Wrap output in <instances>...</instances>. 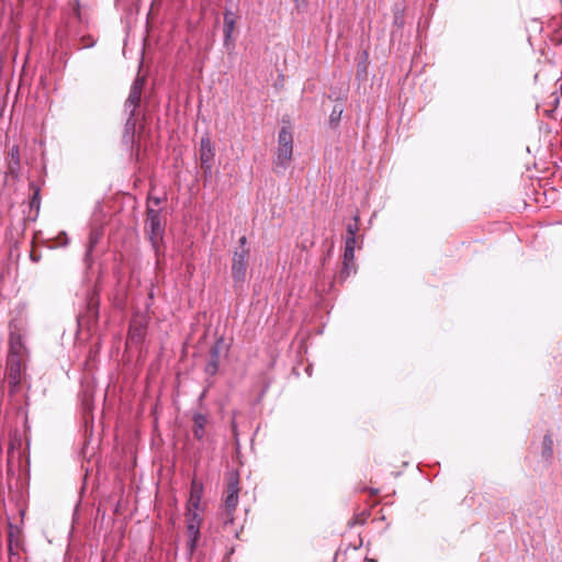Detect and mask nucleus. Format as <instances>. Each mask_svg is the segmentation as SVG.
<instances>
[{"instance_id":"f257e3e1","label":"nucleus","mask_w":562,"mask_h":562,"mask_svg":"<svg viewBox=\"0 0 562 562\" xmlns=\"http://www.w3.org/2000/svg\"><path fill=\"white\" fill-rule=\"evenodd\" d=\"M239 479L238 474L232 472L227 476L225 498L223 503V509L221 513V520L223 530L227 536L238 537V530L234 527V512L238 505V493H239Z\"/></svg>"},{"instance_id":"f03ea898","label":"nucleus","mask_w":562,"mask_h":562,"mask_svg":"<svg viewBox=\"0 0 562 562\" xmlns=\"http://www.w3.org/2000/svg\"><path fill=\"white\" fill-rule=\"evenodd\" d=\"M293 155V135L290 128L283 126L279 131L278 148L273 160V171L283 173L290 166Z\"/></svg>"},{"instance_id":"7ed1b4c3","label":"nucleus","mask_w":562,"mask_h":562,"mask_svg":"<svg viewBox=\"0 0 562 562\" xmlns=\"http://www.w3.org/2000/svg\"><path fill=\"white\" fill-rule=\"evenodd\" d=\"M145 86V77L137 76L132 83L128 97L125 101V110L128 112V119L126 121V128L134 130L135 127V114L139 106L143 88Z\"/></svg>"},{"instance_id":"20e7f679","label":"nucleus","mask_w":562,"mask_h":562,"mask_svg":"<svg viewBox=\"0 0 562 562\" xmlns=\"http://www.w3.org/2000/svg\"><path fill=\"white\" fill-rule=\"evenodd\" d=\"M25 367L23 360L20 358H7V379L10 393H15L20 390L24 378Z\"/></svg>"},{"instance_id":"39448f33","label":"nucleus","mask_w":562,"mask_h":562,"mask_svg":"<svg viewBox=\"0 0 562 562\" xmlns=\"http://www.w3.org/2000/svg\"><path fill=\"white\" fill-rule=\"evenodd\" d=\"M249 250H235L233 255L232 276L236 283L244 282L248 267Z\"/></svg>"},{"instance_id":"423d86ee","label":"nucleus","mask_w":562,"mask_h":562,"mask_svg":"<svg viewBox=\"0 0 562 562\" xmlns=\"http://www.w3.org/2000/svg\"><path fill=\"white\" fill-rule=\"evenodd\" d=\"M146 222L150 229L149 237L151 244L156 247V245L162 239L164 235V225L159 212L155 209L148 207Z\"/></svg>"},{"instance_id":"0eeeda50","label":"nucleus","mask_w":562,"mask_h":562,"mask_svg":"<svg viewBox=\"0 0 562 562\" xmlns=\"http://www.w3.org/2000/svg\"><path fill=\"white\" fill-rule=\"evenodd\" d=\"M225 349L224 338H218L210 350V359L205 366V372L210 375L217 373L220 368L221 352Z\"/></svg>"},{"instance_id":"6e6552de","label":"nucleus","mask_w":562,"mask_h":562,"mask_svg":"<svg viewBox=\"0 0 562 562\" xmlns=\"http://www.w3.org/2000/svg\"><path fill=\"white\" fill-rule=\"evenodd\" d=\"M214 158V149L209 137H202L200 142V160L206 171H211V162Z\"/></svg>"},{"instance_id":"1a4fd4ad","label":"nucleus","mask_w":562,"mask_h":562,"mask_svg":"<svg viewBox=\"0 0 562 562\" xmlns=\"http://www.w3.org/2000/svg\"><path fill=\"white\" fill-rule=\"evenodd\" d=\"M193 420V436L198 440H202L205 435V427L209 423V416L203 413H194Z\"/></svg>"},{"instance_id":"9d476101","label":"nucleus","mask_w":562,"mask_h":562,"mask_svg":"<svg viewBox=\"0 0 562 562\" xmlns=\"http://www.w3.org/2000/svg\"><path fill=\"white\" fill-rule=\"evenodd\" d=\"M24 351L25 347L22 342V338L19 335H11L9 341V353L7 358H12L14 356L15 358L23 360Z\"/></svg>"},{"instance_id":"9b49d317","label":"nucleus","mask_w":562,"mask_h":562,"mask_svg":"<svg viewBox=\"0 0 562 562\" xmlns=\"http://www.w3.org/2000/svg\"><path fill=\"white\" fill-rule=\"evenodd\" d=\"M187 549L189 554H192L196 548L198 541L200 539V527L198 525L188 524L187 525Z\"/></svg>"},{"instance_id":"f8f14e48","label":"nucleus","mask_w":562,"mask_h":562,"mask_svg":"<svg viewBox=\"0 0 562 562\" xmlns=\"http://www.w3.org/2000/svg\"><path fill=\"white\" fill-rule=\"evenodd\" d=\"M8 168L12 175H16L20 169V149L16 145L12 146L9 151Z\"/></svg>"},{"instance_id":"ddd939ff","label":"nucleus","mask_w":562,"mask_h":562,"mask_svg":"<svg viewBox=\"0 0 562 562\" xmlns=\"http://www.w3.org/2000/svg\"><path fill=\"white\" fill-rule=\"evenodd\" d=\"M542 458L550 462L553 457V440L550 435H546L542 440Z\"/></svg>"},{"instance_id":"4468645a","label":"nucleus","mask_w":562,"mask_h":562,"mask_svg":"<svg viewBox=\"0 0 562 562\" xmlns=\"http://www.w3.org/2000/svg\"><path fill=\"white\" fill-rule=\"evenodd\" d=\"M355 272H356L355 258L348 260L347 257L344 256L342 268H341V271H340V278L341 279H346L351 273H355Z\"/></svg>"},{"instance_id":"2eb2a0df","label":"nucleus","mask_w":562,"mask_h":562,"mask_svg":"<svg viewBox=\"0 0 562 562\" xmlns=\"http://www.w3.org/2000/svg\"><path fill=\"white\" fill-rule=\"evenodd\" d=\"M357 244V237L347 236L345 240V251L344 255L348 260L353 259L355 249Z\"/></svg>"},{"instance_id":"dca6fc26","label":"nucleus","mask_w":562,"mask_h":562,"mask_svg":"<svg viewBox=\"0 0 562 562\" xmlns=\"http://www.w3.org/2000/svg\"><path fill=\"white\" fill-rule=\"evenodd\" d=\"M130 337L134 340H140L144 336V326L143 324H137L136 319H134L130 327Z\"/></svg>"},{"instance_id":"f3484780","label":"nucleus","mask_w":562,"mask_h":562,"mask_svg":"<svg viewBox=\"0 0 562 562\" xmlns=\"http://www.w3.org/2000/svg\"><path fill=\"white\" fill-rule=\"evenodd\" d=\"M344 112V109L341 106V104H336L334 105L333 108V111L329 115V124L335 127L338 125L340 119H341V114Z\"/></svg>"},{"instance_id":"a211bd4d","label":"nucleus","mask_w":562,"mask_h":562,"mask_svg":"<svg viewBox=\"0 0 562 562\" xmlns=\"http://www.w3.org/2000/svg\"><path fill=\"white\" fill-rule=\"evenodd\" d=\"M234 25H235V21L232 18V14L225 13V15H224V34H225L226 40H228L232 36Z\"/></svg>"},{"instance_id":"6ab92c4d","label":"nucleus","mask_w":562,"mask_h":562,"mask_svg":"<svg viewBox=\"0 0 562 562\" xmlns=\"http://www.w3.org/2000/svg\"><path fill=\"white\" fill-rule=\"evenodd\" d=\"M187 525L188 524H192V525H198L200 528H201V524H202V517L198 514V512L193 510L191 507H188V512H187Z\"/></svg>"},{"instance_id":"aec40b11","label":"nucleus","mask_w":562,"mask_h":562,"mask_svg":"<svg viewBox=\"0 0 562 562\" xmlns=\"http://www.w3.org/2000/svg\"><path fill=\"white\" fill-rule=\"evenodd\" d=\"M201 501V495L199 492L192 491L190 495V499L188 503V507H191L193 510H198Z\"/></svg>"},{"instance_id":"412c9836","label":"nucleus","mask_w":562,"mask_h":562,"mask_svg":"<svg viewBox=\"0 0 562 562\" xmlns=\"http://www.w3.org/2000/svg\"><path fill=\"white\" fill-rule=\"evenodd\" d=\"M355 222L347 225V236L357 237V233L359 231V216H355Z\"/></svg>"},{"instance_id":"4be33fe9","label":"nucleus","mask_w":562,"mask_h":562,"mask_svg":"<svg viewBox=\"0 0 562 562\" xmlns=\"http://www.w3.org/2000/svg\"><path fill=\"white\" fill-rule=\"evenodd\" d=\"M38 207L40 206V190L36 189L34 192V195L31 200V207Z\"/></svg>"},{"instance_id":"5701e85b","label":"nucleus","mask_w":562,"mask_h":562,"mask_svg":"<svg viewBox=\"0 0 562 562\" xmlns=\"http://www.w3.org/2000/svg\"><path fill=\"white\" fill-rule=\"evenodd\" d=\"M97 240H98V236L94 234H91L90 235V244H89V248L87 250V255H89L92 251Z\"/></svg>"},{"instance_id":"b1692460","label":"nucleus","mask_w":562,"mask_h":562,"mask_svg":"<svg viewBox=\"0 0 562 562\" xmlns=\"http://www.w3.org/2000/svg\"><path fill=\"white\" fill-rule=\"evenodd\" d=\"M295 3L296 9H305L307 5V0H293Z\"/></svg>"},{"instance_id":"393cba45","label":"nucleus","mask_w":562,"mask_h":562,"mask_svg":"<svg viewBox=\"0 0 562 562\" xmlns=\"http://www.w3.org/2000/svg\"><path fill=\"white\" fill-rule=\"evenodd\" d=\"M238 243H239V248H238L237 250H248V249L246 248V244H247V238H246V236H241V237L239 238Z\"/></svg>"},{"instance_id":"a878e982","label":"nucleus","mask_w":562,"mask_h":562,"mask_svg":"<svg viewBox=\"0 0 562 562\" xmlns=\"http://www.w3.org/2000/svg\"><path fill=\"white\" fill-rule=\"evenodd\" d=\"M150 201H153L156 205H158L160 203V199H158V198L150 199Z\"/></svg>"},{"instance_id":"bb28decb","label":"nucleus","mask_w":562,"mask_h":562,"mask_svg":"<svg viewBox=\"0 0 562 562\" xmlns=\"http://www.w3.org/2000/svg\"><path fill=\"white\" fill-rule=\"evenodd\" d=\"M92 308H93V315H94V317L97 318L98 311H97L94 307H92Z\"/></svg>"}]
</instances>
